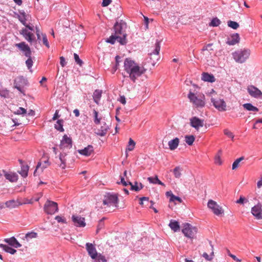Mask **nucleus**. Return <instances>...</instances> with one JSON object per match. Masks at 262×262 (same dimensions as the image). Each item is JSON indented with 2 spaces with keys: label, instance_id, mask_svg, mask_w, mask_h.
Returning <instances> with one entry per match:
<instances>
[{
  "label": "nucleus",
  "instance_id": "5701e85b",
  "mask_svg": "<svg viewBox=\"0 0 262 262\" xmlns=\"http://www.w3.org/2000/svg\"><path fill=\"white\" fill-rule=\"evenodd\" d=\"M94 148L92 145H89L83 149L78 150V152L82 155L89 156L93 152Z\"/></svg>",
  "mask_w": 262,
  "mask_h": 262
},
{
  "label": "nucleus",
  "instance_id": "7c9ffc66",
  "mask_svg": "<svg viewBox=\"0 0 262 262\" xmlns=\"http://www.w3.org/2000/svg\"><path fill=\"white\" fill-rule=\"evenodd\" d=\"M243 107L247 111H252V112H257L258 111V108L253 105L250 103H245L243 105Z\"/></svg>",
  "mask_w": 262,
  "mask_h": 262
},
{
  "label": "nucleus",
  "instance_id": "603ef678",
  "mask_svg": "<svg viewBox=\"0 0 262 262\" xmlns=\"http://www.w3.org/2000/svg\"><path fill=\"white\" fill-rule=\"evenodd\" d=\"M214 253L212 251L210 255L207 253L205 252L203 254V257H204L207 260H211L213 258Z\"/></svg>",
  "mask_w": 262,
  "mask_h": 262
},
{
  "label": "nucleus",
  "instance_id": "39448f33",
  "mask_svg": "<svg viewBox=\"0 0 262 262\" xmlns=\"http://www.w3.org/2000/svg\"><path fill=\"white\" fill-rule=\"evenodd\" d=\"M126 28V24L121 20L120 21H117L114 26V33L117 36H121L122 37H124L126 39V33L125 32V29Z\"/></svg>",
  "mask_w": 262,
  "mask_h": 262
},
{
  "label": "nucleus",
  "instance_id": "72a5a7b5",
  "mask_svg": "<svg viewBox=\"0 0 262 262\" xmlns=\"http://www.w3.org/2000/svg\"><path fill=\"white\" fill-rule=\"evenodd\" d=\"M93 259L94 262H107V259H106L105 256L100 253H99L97 257Z\"/></svg>",
  "mask_w": 262,
  "mask_h": 262
},
{
  "label": "nucleus",
  "instance_id": "de8ad7c7",
  "mask_svg": "<svg viewBox=\"0 0 262 262\" xmlns=\"http://www.w3.org/2000/svg\"><path fill=\"white\" fill-rule=\"evenodd\" d=\"M221 154H222V150H220L218 152V154L215 156V163L216 164L221 165L222 164V161H221Z\"/></svg>",
  "mask_w": 262,
  "mask_h": 262
},
{
  "label": "nucleus",
  "instance_id": "aec40b11",
  "mask_svg": "<svg viewBox=\"0 0 262 262\" xmlns=\"http://www.w3.org/2000/svg\"><path fill=\"white\" fill-rule=\"evenodd\" d=\"M3 174L6 179L11 182H15L18 180V175L14 172L8 173L5 170H3Z\"/></svg>",
  "mask_w": 262,
  "mask_h": 262
},
{
  "label": "nucleus",
  "instance_id": "f3484780",
  "mask_svg": "<svg viewBox=\"0 0 262 262\" xmlns=\"http://www.w3.org/2000/svg\"><path fill=\"white\" fill-rule=\"evenodd\" d=\"M20 34L23 36L25 39L30 43L32 42L35 39V36L33 33L29 31L26 28L22 29L20 31Z\"/></svg>",
  "mask_w": 262,
  "mask_h": 262
},
{
  "label": "nucleus",
  "instance_id": "7ed1b4c3",
  "mask_svg": "<svg viewBox=\"0 0 262 262\" xmlns=\"http://www.w3.org/2000/svg\"><path fill=\"white\" fill-rule=\"evenodd\" d=\"M188 98L196 108H202L205 105V96L204 95L196 96L194 93L190 92Z\"/></svg>",
  "mask_w": 262,
  "mask_h": 262
},
{
  "label": "nucleus",
  "instance_id": "412c9836",
  "mask_svg": "<svg viewBox=\"0 0 262 262\" xmlns=\"http://www.w3.org/2000/svg\"><path fill=\"white\" fill-rule=\"evenodd\" d=\"M4 241L8 244V245L10 246L16 248L20 247L21 246V245L13 236L8 238H5Z\"/></svg>",
  "mask_w": 262,
  "mask_h": 262
},
{
  "label": "nucleus",
  "instance_id": "c9c22d12",
  "mask_svg": "<svg viewBox=\"0 0 262 262\" xmlns=\"http://www.w3.org/2000/svg\"><path fill=\"white\" fill-rule=\"evenodd\" d=\"M63 121L62 120H58L56 123L55 124V128L60 132H63L64 129L63 128Z\"/></svg>",
  "mask_w": 262,
  "mask_h": 262
},
{
  "label": "nucleus",
  "instance_id": "4c0bfd02",
  "mask_svg": "<svg viewBox=\"0 0 262 262\" xmlns=\"http://www.w3.org/2000/svg\"><path fill=\"white\" fill-rule=\"evenodd\" d=\"M64 70L60 71L59 69H58L56 78H58L61 82H63L64 80Z\"/></svg>",
  "mask_w": 262,
  "mask_h": 262
},
{
  "label": "nucleus",
  "instance_id": "338daca9",
  "mask_svg": "<svg viewBox=\"0 0 262 262\" xmlns=\"http://www.w3.org/2000/svg\"><path fill=\"white\" fill-rule=\"evenodd\" d=\"M140 204L141 205H143V201H146L147 202H148L149 201V198H147V197H142L140 199Z\"/></svg>",
  "mask_w": 262,
  "mask_h": 262
},
{
  "label": "nucleus",
  "instance_id": "5fc2aeb1",
  "mask_svg": "<svg viewBox=\"0 0 262 262\" xmlns=\"http://www.w3.org/2000/svg\"><path fill=\"white\" fill-rule=\"evenodd\" d=\"M224 134L228 136L229 138H231L232 140H233L234 136L232 132L229 130L228 129H225L224 130Z\"/></svg>",
  "mask_w": 262,
  "mask_h": 262
},
{
  "label": "nucleus",
  "instance_id": "1a4fd4ad",
  "mask_svg": "<svg viewBox=\"0 0 262 262\" xmlns=\"http://www.w3.org/2000/svg\"><path fill=\"white\" fill-rule=\"evenodd\" d=\"M160 43L158 40L155 43V49L149 54L152 64L155 65L160 58L159 52L160 51Z\"/></svg>",
  "mask_w": 262,
  "mask_h": 262
},
{
  "label": "nucleus",
  "instance_id": "bb28decb",
  "mask_svg": "<svg viewBox=\"0 0 262 262\" xmlns=\"http://www.w3.org/2000/svg\"><path fill=\"white\" fill-rule=\"evenodd\" d=\"M167 196H169L170 202H176V201L181 203L182 200L181 198L174 195L171 191H167L166 193Z\"/></svg>",
  "mask_w": 262,
  "mask_h": 262
},
{
  "label": "nucleus",
  "instance_id": "69168bd1",
  "mask_svg": "<svg viewBox=\"0 0 262 262\" xmlns=\"http://www.w3.org/2000/svg\"><path fill=\"white\" fill-rule=\"evenodd\" d=\"M55 220L58 222V223H64V219L60 216H56L55 217Z\"/></svg>",
  "mask_w": 262,
  "mask_h": 262
},
{
  "label": "nucleus",
  "instance_id": "3c124183",
  "mask_svg": "<svg viewBox=\"0 0 262 262\" xmlns=\"http://www.w3.org/2000/svg\"><path fill=\"white\" fill-rule=\"evenodd\" d=\"M6 206L9 208H14L16 203L14 200H10L6 202Z\"/></svg>",
  "mask_w": 262,
  "mask_h": 262
},
{
  "label": "nucleus",
  "instance_id": "9b49d317",
  "mask_svg": "<svg viewBox=\"0 0 262 262\" xmlns=\"http://www.w3.org/2000/svg\"><path fill=\"white\" fill-rule=\"evenodd\" d=\"M208 207L216 215H220L224 213V210L217 203L212 200L208 201L207 203Z\"/></svg>",
  "mask_w": 262,
  "mask_h": 262
},
{
  "label": "nucleus",
  "instance_id": "20e7f679",
  "mask_svg": "<svg viewBox=\"0 0 262 262\" xmlns=\"http://www.w3.org/2000/svg\"><path fill=\"white\" fill-rule=\"evenodd\" d=\"M103 204L107 207L117 208L118 204V198L117 194L108 192L104 196Z\"/></svg>",
  "mask_w": 262,
  "mask_h": 262
},
{
  "label": "nucleus",
  "instance_id": "c756f323",
  "mask_svg": "<svg viewBox=\"0 0 262 262\" xmlns=\"http://www.w3.org/2000/svg\"><path fill=\"white\" fill-rule=\"evenodd\" d=\"M0 247L6 252L11 254H14L16 252V250L15 249L4 244H0Z\"/></svg>",
  "mask_w": 262,
  "mask_h": 262
},
{
  "label": "nucleus",
  "instance_id": "e433bc0d",
  "mask_svg": "<svg viewBox=\"0 0 262 262\" xmlns=\"http://www.w3.org/2000/svg\"><path fill=\"white\" fill-rule=\"evenodd\" d=\"M185 138V142L189 145H192L195 140V138L193 135L186 136Z\"/></svg>",
  "mask_w": 262,
  "mask_h": 262
},
{
  "label": "nucleus",
  "instance_id": "09e8293b",
  "mask_svg": "<svg viewBox=\"0 0 262 262\" xmlns=\"http://www.w3.org/2000/svg\"><path fill=\"white\" fill-rule=\"evenodd\" d=\"M74 57L75 62L79 66H82V65L83 64V61L81 59H80L78 55L76 53H74Z\"/></svg>",
  "mask_w": 262,
  "mask_h": 262
},
{
  "label": "nucleus",
  "instance_id": "a19ab883",
  "mask_svg": "<svg viewBox=\"0 0 262 262\" xmlns=\"http://www.w3.org/2000/svg\"><path fill=\"white\" fill-rule=\"evenodd\" d=\"M107 131V127L105 126H101L100 129L98 130L97 135L100 136H104L105 135Z\"/></svg>",
  "mask_w": 262,
  "mask_h": 262
},
{
  "label": "nucleus",
  "instance_id": "79ce46f5",
  "mask_svg": "<svg viewBox=\"0 0 262 262\" xmlns=\"http://www.w3.org/2000/svg\"><path fill=\"white\" fill-rule=\"evenodd\" d=\"M227 25L228 27L233 29H236L239 27V24L237 22L232 20L228 21Z\"/></svg>",
  "mask_w": 262,
  "mask_h": 262
},
{
  "label": "nucleus",
  "instance_id": "0e129e2a",
  "mask_svg": "<svg viewBox=\"0 0 262 262\" xmlns=\"http://www.w3.org/2000/svg\"><path fill=\"white\" fill-rule=\"evenodd\" d=\"M228 255L231 257L233 259H234V260H235L236 261H237V262H241L242 261L241 259L238 258L235 255L231 254V253H228Z\"/></svg>",
  "mask_w": 262,
  "mask_h": 262
},
{
  "label": "nucleus",
  "instance_id": "8fccbe9b",
  "mask_svg": "<svg viewBox=\"0 0 262 262\" xmlns=\"http://www.w3.org/2000/svg\"><path fill=\"white\" fill-rule=\"evenodd\" d=\"M147 180L150 183L156 184L159 182V179L158 176H156L155 177H148Z\"/></svg>",
  "mask_w": 262,
  "mask_h": 262
},
{
  "label": "nucleus",
  "instance_id": "f03ea898",
  "mask_svg": "<svg viewBox=\"0 0 262 262\" xmlns=\"http://www.w3.org/2000/svg\"><path fill=\"white\" fill-rule=\"evenodd\" d=\"M250 55V50L248 49L238 50L232 53L233 59L236 62H245Z\"/></svg>",
  "mask_w": 262,
  "mask_h": 262
},
{
  "label": "nucleus",
  "instance_id": "37998d69",
  "mask_svg": "<svg viewBox=\"0 0 262 262\" xmlns=\"http://www.w3.org/2000/svg\"><path fill=\"white\" fill-rule=\"evenodd\" d=\"M94 114V122L96 124H99L100 123V118H98V112L95 110H93Z\"/></svg>",
  "mask_w": 262,
  "mask_h": 262
},
{
  "label": "nucleus",
  "instance_id": "cd10ccee",
  "mask_svg": "<svg viewBox=\"0 0 262 262\" xmlns=\"http://www.w3.org/2000/svg\"><path fill=\"white\" fill-rule=\"evenodd\" d=\"M169 226L174 232H177L180 230V225L178 222L171 220L169 224Z\"/></svg>",
  "mask_w": 262,
  "mask_h": 262
},
{
  "label": "nucleus",
  "instance_id": "0eeeda50",
  "mask_svg": "<svg viewBox=\"0 0 262 262\" xmlns=\"http://www.w3.org/2000/svg\"><path fill=\"white\" fill-rule=\"evenodd\" d=\"M27 85V80L23 76H19L14 80V86L24 95V88Z\"/></svg>",
  "mask_w": 262,
  "mask_h": 262
},
{
  "label": "nucleus",
  "instance_id": "4468645a",
  "mask_svg": "<svg viewBox=\"0 0 262 262\" xmlns=\"http://www.w3.org/2000/svg\"><path fill=\"white\" fill-rule=\"evenodd\" d=\"M85 248L89 255L92 259H94L97 257L99 253L97 252L94 245L90 243H87L85 244Z\"/></svg>",
  "mask_w": 262,
  "mask_h": 262
},
{
  "label": "nucleus",
  "instance_id": "680f3d73",
  "mask_svg": "<svg viewBox=\"0 0 262 262\" xmlns=\"http://www.w3.org/2000/svg\"><path fill=\"white\" fill-rule=\"evenodd\" d=\"M22 15L23 16V18H21L20 17H19V20L20 21V22L24 25L25 26L27 24H26V14H25V13H22Z\"/></svg>",
  "mask_w": 262,
  "mask_h": 262
},
{
  "label": "nucleus",
  "instance_id": "6e6552de",
  "mask_svg": "<svg viewBox=\"0 0 262 262\" xmlns=\"http://www.w3.org/2000/svg\"><path fill=\"white\" fill-rule=\"evenodd\" d=\"M43 209L47 214H53L58 211L57 203L48 200L44 205Z\"/></svg>",
  "mask_w": 262,
  "mask_h": 262
},
{
  "label": "nucleus",
  "instance_id": "a878e982",
  "mask_svg": "<svg viewBox=\"0 0 262 262\" xmlns=\"http://www.w3.org/2000/svg\"><path fill=\"white\" fill-rule=\"evenodd\" d=\"M102 93V91L99 90H96L93 93V100L97 104H99V101L101 98Z\"/></svg>",
  "mask_w": 262,
  "mask_h": 262
},
{
  "label": "nucleus",
  "instance_id": "052dcab7",
  "mask_svg": "<svg viewBox=\"0 0 262 262\" xmlns=\"http://www.w3.org/2000/svg\"><path fill=\"white\" fill-rule=\"evenodd\" d=\"M112 3V0H103L101 5L102 7H106Z\"/></svg>",
  "mask_w": 262,
  "mask_h": 262
},
{
  "label": "nucleus",
  "instance_id": "864d4df0",
  "mask_svg": "<svg viewBox=\"0 0 262 262\" xmlns=\"http://www.w3.org/2000/svg\"><path fill=\"white\" fill-rule=\"evenodd\" d=\"M28 58L26 61V64L28 68V69H30L33 65V60L31 57V55L30 56H27Z\"/></svg>",
  "mask_w": 262,
  "mask_h": 262
},
{
  "label": "nucleus",
  "instance_id": "774afa93",
  "mask_svg": "<svg viewBox=\"0 0 262 262\" xmlns=\"http://www.w3.org/2000/svg\"><path fill=\"white\" fill-rule=\"evenodd\" d=\"M245 200V198L241 196L239 199L236 201V203L237 204H244Z\"/></svg>",
  "mask_w": 262,
  "mask_h": 262
},
{
  "label": "nucleus",
  "instance_id": "49530a36",
  "mask_svg": "<svg viewBox=\"0 0 262 262\" xmlns=\"http://www.w3.org/2000/svg\"><path fill=\"white\" fill-rule=\"evenodd\" d=\"M105 220V217H103L101 219L98 223L97 229V232H98L99 230L102 229L104 226V221Z\"/></svg>",
  "mask_w": 262,
  "mask_h": 262
},
{
  "label": "nucleus",
  "instance_id": "473e14b6",
  "mask_svg": "<svg viewBox=\"0 0 262 262\" xmlns=\"http://www.w3.org/2000/svg\"><path fill=\"white\" fill-rule=\"evenodd\" d=\"M121 57L119 55H117L115 57V61L116 63L115 64L113 67L112 70V73L113 74L115 73V72L117 71V70L118 69V67L119 66V63L121 62Z\"/></svg>",
  "mask_w": 262,
  "mask_h": 262
},
{
  "label": "nucleus",
  "instance_id": "c03bdc74",
  "mask_svg": "<svg viewBox=\"0 0 262 262\" xmlns=\"http://www.w3.org/2000/svg\"><path fill=\"white\" fill-rule=\"evenodd\" d=\"M37 236V233L34 232H31L27 233L25 235V238L27 241L29 239L36 238Z\"/></svg>",
  "mask_w": 262,
  "mask_h": 262
},
{
  "label": "nucleus",
  "instance_id": "9d476101",
  "mask_svg": "<svg viewBox=\"0 0 262 262\" xmlns=\"http://www.w3.org/2000/svg\"><path fill=\"white\" fill-rule=\"evenodd\" d=\"M210 100L214 107L219 111L224 112L226 111V103L223 99L212 97Z\"/></svg>",
  "mask_w": 262,
  "mask_h": 262
},
{
  "label": "nucleus",
  "instance_id": "dca6fc26",
  "mask_svg": "<svg viewBox=\"0 0 262 262\" xmlns=\"http://www.w3.org/2000/svg\"><path fill=\"white\" fill-rule=\"evenodd\" d=\"M190 124L192 127L198 130L200 127L203 126L204 120L197 117H193L190 119Z\"/></svg>",
  "mask_w": 262,
  "mask_h": 262
},
{
  "label": "nucleus",
  "instance_id": "4d7b16f0",
  "mask_svg": "<svg viewBox=\"0 0 262 262\" xmlns=\"http://www.w3.org/2000/svg\"><path fill=\"white\" fill-rule=\"evenodd\" d=\"M26 113L27 111L26 109H25L23 107H20L15 112V114L17 115H24L26 114Z\"/></svg>",
  "mask_w": 262,
  "mask_h": 262
},
{
  "label": "nucleus",
  "instance_id": "f8f14e48",
  "mask_svg": "<svg viewBox=\"0 0 262 262\" xmlns=\"http://www.w3.org/2000/svg\"><path fill=\"white\" fill-rule=\"evenodd\" d=\"M116 40L121 45H125L127 43L126 39H125L124 36V37H122L121 36H117L115 33L110 36L109 38H107L106 42L114 45Z\"/></svg>",
  "mask_w": 262,
  "mask_h": 262
},
{
  "label": "nucleus",
  "instance_id": "423d86ee",
  "mask_svg": "<svg viewBox=\"0 0 262 262\" xmlns=\"http://www.w3.org/2000/svg\"><path fill=\"white\" fill-rule=\"evenodd\" d=\"M182 232L185 236L190 238H193L197 233V228L188 223H186L184 225Z\"/></svg>",
  "mask_w": 262,
  "mask_h": 262
},
{
  "label": "nucleus",
  "instance_id": "58836bf2",
  "mask_svg": "<svg viewBox=\"0 0 262 262\" xmlns=\"http://www.w3.org/2000/svg\"><path fill=\"white\" fill-rule=\"evenodd\" d=\"M181 171L182 169L180 166H177L173 169V172L174 177L176 178H180V177L181 176Z\"/></svg>",
  "mask_w": 262,
  "mask_h": 262
},
{
  "label": "nucleus",
  "instance_id": "bf43d9fd",
  "mask_svg": "<svg viewBox=\"0 0 262 262\" xmlns=\"http://www.w3.org/2000/svg\"><path fill=\"white\" fill-rule=\"evenodd\" d=\"M42 41H43V44L48 48H49L50 46H49V43L48 42V39H47V37L46 35V34H42Z\"/></svg>",
  "mask_w": 262,
  "mask_h": 262
},
{
  "label": "nucleus",
  "instance_id": "13d9d810",
  "mask_svg": "<svg viewBox=\"0 0 262 262\" xmlns=\"http://www.w3.org/2000/svg\"><path fill=\"white\" fill-rule=\"evenodd\" d=\"M65 144H66V135H64L62 137V139L61 140L60 144L59 145L60 149H62L63 150H64V148L65 147V146H64Z\"/></svg>",
  "mask_w": 262,
  "mask_h": 262
},
{
  "label": "nucleus",
  "instance_id": "f257e3e1",
  "mask_svg": "<svg viewBox=\"0 0 262 262\" xmlns=\"http://www.w3.org/2000/svg\"><path fill=\"white\" fill-rule=\"evenodd\" d=\"M124 77H128L135 82L137 78L143 74L146 70L143 67H140L130 58H126L124 61Z\"/></svg>",
  "mask_w": 262,
  "mask_h": 262
},
{
  "label": "nucleus",
  "instance_id": "ddd939ff",
  "mask_svg": "<svg viewBox=\"0 0 262 262\" xmlns=\"http://www.w3.org/2000/svg\"><path fill=\"white\" fill-rule=\"evenodd\" d=\"M249 94L252 97L262 99V92L256 87L250 85L247 88Z\"/></svg>",
  "mask_w": 262,
  "mask_h": 262
},
{
  "label": "nucleus",
  "instance_id": "f704fd0d",
  "mask_svg": "<svg viewBox=\"0 0 262 262\" xmlns=\"http://www.w3.org/2000/svg\"><path fill=\"white\" fill-rule=\"evenodd\" d=\"M135 145V142L132 138H130L127 147L126 148V151H132L134 149Z\"/></svg>",
  "mask_w": 262,
  "mask_h": 262
},
{
  "label": "nucleus",
  "instance_id": "ea45409f",
  "mask_svg": "<svg viewBox=\"0 0 262 262\" xmlns=\"http://www.w3.org/2000/svg\"><path fill=\"white\" fill-rule=\"evenodd\" d=\"M221 20L217 17L213 18L209 24L210 26L217 27L221 24Z\"/></svg>",
  "mask_w": 262,
  "mask_h": 262
},
{
  "label": "nucleus",
  "instance_id": "4be33fe9",
  "mask_svg": "<svg viewBox=\"0 0 262 262\" xmlns=\"http://www.w3.org/2000/svg\"><path fill=\"white\" fill-rule=\"evenodd\" d=\"M239 41V36L238 34H233L230 38H228L226 43L230 46H233L238 43Z\"/></svg>",
  "mask_w": 262,
  "mask_h": 262
},
{
  "label": "nucleus",
  "instance_id": "a18cd8bd",
  "mask_svg": "<svg viewBox=\"0 0 262 262\" xmlns=\"http://www.w3.org/2000/svg\"><path fill=\"white\" fill-rule=\"evenodd\" d=\"M244 157H241L237 159L234 161V162L232 164V169H235L237 168L238 166L239 163L241 161L244 160Z\"/></svg>",
  "mask_w": 262,
  "mask_h": 262
},
{
  "label": "nucleus",
  "instance_id": "2f4dec72",
  "mask_svg": "<svg viewBox=\"0 0 262 262\" xmlns=\"http://www.w3.org/2000/svg\"><path fill=\"white\" fill-rule=\"evenodd\" d=\"M29 166L27 165H22L21 170L18 172L23 177L26 178L28 176Z\"/></svg>",
  "mask_w": 262,
  "mask_h": 262
},
{
  "label": "nucleus",
  "instance_id": "c85d7f7f",
  "mask_svg": "<svg viewBox=\"0 0 262 262\" xmlns=\"http://www.w3.org/2000/svg\"><path fill=\"white\" fill-rule=\"evenodd\" d=\"M129 185L131 186L130 189L136 191H139L143 187V185L142 184V183H138L137 182H135L134 184H132V183L130 182H129Z\"/></svg>",
  "mask_w": 262,
  "mask_h": 262
},
{
  "label": "nucleus",
  "instance_id": "b1692460",
  "mask_svg": "<svg viewBox=\"0 0 262 262\" xmlns=\"http://www.w3.org/2000/svg\"><path fill=\"white\" fill-rule=\"evenodd\" d=\"M179 142H180V140L177 137L175 138L174 139H173L172 140H170L168 143V145L169 146V148L171 150H173L176 149L178 147Z\"/></svg>",
  "mask_w": 262,
  "mask_h": 262
},
{
  "label": "nucleus",
  "instance_id": "e2e57ef3",
  "mask_svg": "<svg viewBox=\"0 0 262 262\" xmlns=\"http://www.w3.org/2000/svg\"><path fill=\"white\" fill-rule=\"evenodd\" d=\"M118 184H122L123 186H127L129 185V182H126L125 181L124 178L123 177H121V181L120 182H118Z\"/></svg>",
  "mask_w": 262,
  "mask_h": 262
},
{
  "label": "nucleus",
  "instance_id": "2eb2a0df",
  "mask_svg": "<svg viewBox=\"0 0 262 262\" xmlns=\"http://www.w3.org/2000/svg\"><path fill=\"white\" fill-rule=\"evenodd\" d=\"M72 220L74 225L76 227H84L86 226L84 217L77 215H73Z\"/></svg>",
  "mask_w": 262,
  "mask_h": 262
},
{
  "label": "nucleus",
  "instance_id": "6ab92c4d",
  "mask_svg": "<svg viewBox=\"0 0 262 262\" xmlns=\"http://www.w3.org/2000/svg\"><path fill=\"white\" fill-rule=\"evenodd\" d=\"M251 213L257 219H262V210L260 206L256 205L253 207Z\"/></svg>",
  "mask_w": 262,
  "mask_h": 262
},
{
  "label": "nucleus",
  "instance_id": "393cba45",
  "mask_svg": "<svg viewBox=\"0 0 262 262\" xmlns=\"http://www.w3.org/2000/svg\"><path fill=\"white\" fill-rule=\"evenodd\" d=\"M202 80L206 82H213L215 81V78L211 74L203 73L202 76Z\"/></svg>",
  "mask_w": 262,
  "mask_h": 262
},
{
  "label": "nucleus",
  "instance_id": "6e6d98bb",
  "mask_svg": "<svg viewBox=\"0 0 262 262\" xmlns=\"http://www.w3.org/2000/svg\"><path fill=\"white\" fill-rule=\"evenodd\" d=\"M59 160L61 162L60 164V166L61 167L62 169H64L66 167V165L64 163V156L62 154H60L59 156Z\"/></svg>",
  "mask_w": 262,
  "mask_h": 262
},
{
  "label": "nucleus",
  "instance_id": "a211bd4d",
  "mask_svg": "<svg viewBox=\"0 0 262 262\" xmlns=\"http://www.w3.org/2000/svg\"><path fill=\"white\" fill-rule=\"evenodd\" d=\"M15 46L19 49L24 52L26 56H30L31 55V52L30 47L25 42L16 43Z\"/></svg>",
  "mask_w": 262,
  "mask_h": 262
}]
</instances>
